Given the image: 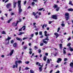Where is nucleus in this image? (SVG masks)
I'll return each instance as SVG.
<instances>
[{
  "instance_id": "nucleus-12",
  "label": "nucleus",
  "mask_w": 73,
  "mask_h": 73,
  "mask_svg": "<svg viewBox=\"0 0 73 73\" xmlns=\"http://www.w3.org/2000/svg\"><path fill=\"white\" fill-rule=\"evenodd\" d=\"M16 4H17V2H14V8H15L16 7Z\"/></svg>"
},
{
  "instance_id": "nucleus-8",
  "label": "nucleus",
  "mask_w": 73,
  "mask_h": 73,
  "mask_svg": "<svg viewBox=\"0 0 73 73\" xmlns=\"http://www.w3.org/2000/svg\"><path fill=\"white\" fill-rule=\"evenodd\" d=\"M11 6V4L9 3L7 5L6 7L7 8H9V7H10Z\"/></svg>"
},
{
  "instance_id": "nucleus-1",
  "label": "nucleus",
  "mask_w": 73,
  "mask_h": 73,
  "mask_svg": "<svg viewBox=\"0 0 73 73\" xmlns=\"http://www.w3.org/2000/svg\"><path fill=\"white\" fill-rule=\"evenodd\" d=\"M48 36H49V34H46V35L45 36H46V38L44 39V40H42V42H44V44H46L48 43V41L49 40V39L48 38ZM45 40H47V41H45Z\"/></svg>"
},
{
  "instance_id": "nucleus-41",
  "label": "nucleus",
  "mask_w": 73,
  "mask_h": 73,
  "mask_svg": "<svg viewBox=\"0 0 73 73\" xmlns=\"http://www.w3.org/2000/svg\"><path fill=\"white\" fill-rule=\"evenodd\" d=\"M39 35H42V32L41 31L39 32Z\"/></svg>"
},
{
  "instance_id": "nucleus-51",
  "label": "nucleus",
  "mask_w": 73,
  "mask_h": 73,
  "mask_svg": "<svg viewBox=\"0 0 73 73\" xmlns=\"http://www.w3.org/2000/svg\"><path fill=\"white\" fill-rule=\"evenodd\" d=\"M45 25H43L42 26V29H44V26Z\"/></svg>"
},
{
  "instance_id": "nucleus-7",
  "label": "nucleus",
  "mask_w": 73,
  "mask_h": 73,
  "mask_svg": "<svg viewBox=\"0 0 73 73\" xmlns=\"http://www.w3.org/2000/svg\"><path fill=\"white\" fill-rule=\"evenodd\" d=\"M21 1H18V7H21Z\"/></svg>"
},
{
  "instance_id": "nucleus-10",
  "label": "nucleus",
  "mask_w": 73,
  "mask_h": 73,
  "mask_svg": "<svg viewBox=\"0 0 73 73\" xmlns=\"http://www.w3.org/2000/svg\"><path fill=\"white\" fill-rule=\"evenodd\" d=\"M13 52L14 50H11V52H10V54H9V55L10 56H12V54L13 53Z\"/></svg>"
},
{
  "instance_id": "nucleus-56",
  "label": "nucleus",
  "mask_w": 73,
  "mask_h": 73,
  "mask_svg": "<svg viewBox=\"0 0 73 73\" xmlns=\"http://www.w3.org/2000/svg\"><path fill=\"white\" fill-rule=\"evenodd\" d=\"M35 33V35H38V32H36V33Z\"/></svg>"
},
{
  "instance_id": "nucleus-47",
  "label": "nucleus",
  "mask_w": 73,
  "mask_h": 73,
  "mask_svg": "<svg viewBox=\"0 0 73 73\" xmlns=\"http://www.w3.org/2000/svg\"><path fill=\"white\" fill-rule=\"evenodd\" d=\"M52 23V21H49L48 22L49 24H51Z\"/></svg>"
},
{
  "instance_id": "nucleus-54",
  "label": "nucleus",
  "mask_w": 73,
  "mask_h": 73,
  "mask_svg": "<svg viewBox=\"0 0 73 73\" xmlns=\"http://www.w3.org/2000/svg\"><path fill=\"white\" fill-rule=\"evenodd\" d=\"M70 39H71V38H70V37H69L68 39V41H69V40H70Z\"/></svg>"
},
{
  "instance_id": "nucleus-13",
  "label": "nucleus",
  "mask_w": 73,
  "mask_h": 73,
  "mask_svg": "<svg viewBox=\"0 0 73 73\" xmlns=\"http://www.w3.org/2000/svg\"><path fill=\"white\" fill-rule=\"evenodd\" d=\"M54 35H55V36H56V38H57V37H58V34H57V33H55L54 34Z\"/></svg>"
},
{
  "instance_id": "nucleus-35",
  "label": "nucleus",
  "mask_w": 73,
  "mask_h": 73,
  "mask_svg": "<svg viewBox=\"0 0 73 73\" xmlns=\"http://www.w3.org/2000/svg\"><path fill=\"white\" fill-rule=\"evenodd\" d=\"M61 26H62V27H65V24H64V23H62V24H61Z\"/></svg>"
},
{
  "instance_id": "nucleus-26",
  "label": "nucleus",
  "mask_w": 73,
  "mask_h": 73,
  "mask_svg": "<svg viewBox=\"0 0 73 73\" xmlns=\"http://www.w3.org/2000/svg\"><path fill=\"white\" fill-rule=\"evenodd\" d=\"M16 43H15L14 44H13V46L15 48V47H16Z\"/></svg>"
},
{
  "instance_id": "nucleus-20",
  "label": "nucleus",
  "mask_w": 73,
  "mask_h": 73,
  "mask_svg": "<svg viewBox=\"0 0 73 73\" xmlns=\"http://www.w3.org/2000/svg\"><path fill=\"white\" fill-rule=\"evenodd\" d=\"M39 69L40 70L39 72H41V71L42 70V68L41 67H39Z\"/></svg>"
},
{
  "instance_id": "nucleus-46",
  "label": "nucleus",
  "mask_w": 73,
  "mask_h": 73,
  "mask_svg": "<svg viewBox=\"0 0 73 73\" xmlns=\"http://www.w3.org/2000/svg\"><path fill=\"white\" fill-rule=\"evenodd\" d=\"M29 54H32V51H30L29 52Z\"/></svg>"
},
{
  "instance_id": "nucleus-48",
  "label": "nucleus",
  "mask_w": 73,
  "mask_h": 73,
  "mask_svg": "<svg viewBox=\"0 0 73 73\" xmlns=\"http://www.w3.org/2000/svg\"><path fill=\"white\" fill-rule=\"evenodd\" d=\"M44 45V43H40V46H42Z\"/></svg>"
},
{
  "instance_id": "nucleus-4",
  "label": "nucleus",
  "mask_w": 73,
  "mask_h": 73,
  "mask_svg": "<svg viewBox=\"0 0 73 73\" xmlns=\"http://www.w3.org/2000/svg\"><path fill=\"white\" fill-rule=\"evenodd\" d=\"M65 15L66 16L65 17L66 19V20H69V14L68 13H66L65 14Z\"/></svg>"
},
{
  "instance_id": "nucleus-15",
  "label": "nucleus",
  "mask_w": 73,
  "mask_h": 73,
  "mask_svg": "<svg viewBox=\"0 0 73 73\" xmlns=\"http://www.w3.org/2000/svg\"><path fill=\"white\" fill-rule=\"evenodd\" d=\"M69 49H70V51H71V52H72V51H73V48H72L71 47L69 46Z\"/></svg>"
},
{
  "instance_id": "nucleus-32",
  "label": "nucleus",
  "mask_w": 73,
  "mask_h": 73,
  "mask_svg": "<svg viewBox=\"0 0 73 73\" xmlns=\"http://www.w3.org/2000/svg\"><path fill=\"white\" fill-rule=\"evenodd\" d=\"M63 53L65 54H66V51L64 49H63Z\"/></svg>"
},
{
  "instance_id": "nucleus-34",
  "label": "nucleus",
  "mask_w": 73,
  "mask_h": 73,
  "mask_svg": "<svg viewBox=\"0 0 73 73\" xmlns=\"http://www.w3.org/2000/svg\"><path fill=\"white\" fill-rule=\"evenodd\" d=\"M30 73H34V71L33 70H30Z\"/></svg>"
},
{
  "instance_id": "nucleus-19",
  "label": "nucleus",
  "mask_w": 73,
  "mask_h": 73,
  "mask_svg": "<svg viewBox=\"0 0 73 73\" xmlns=\"http://www.w3.org/2000/svg\"><path fill=\"white\" fill-rule=\"evenodd\" d=\"M12 24L13 26H14V27H17V26H16V23H12Z\"/></svg>"
},
{
  "instance_id": "nucleus-52",
  "label": "nucleus",
  "mask_w": 73,
  "mask_h": 73,
  "mask_svg": "<svg viewBox=\"0 0 73 73\" xmlns=\"http://www.w3.org/2000/svg\"><path fill=\"white\" fill-rule=\"evenodd\" d=\"M15 66H16V65H14L13 66V69H14V68H15Z\"/></svg>"
},
{
  "instance_id": "nucleus-11",
  "label": "nucleus",
  "mask_w": 73,
  "mask_h": 73,
  "mask_svg": "<svg viewBox=\"0 0 73 73\" xmlns=\"http://www.w3.org/2000/svg\"><path fill=\"white\" fill-rule=\"evenodd\" d=\"M16 39L17 40H18V41H22V39H21L17 37L16 38Z\"/></svg>"
},
{
  "instance_id": "nucleus-18",
  "label": "nucleus",
  "mask_w": 73,
  "mask_h": 73,
  "mask_svg": "<svg viewBox=\"0 0 73 73\" xmlns=\"http://www.w3.org/2000/svg\"><path fill=\"white\" fill-rule=\"evenodd\" d=\"M25 27V26H23L21 29H19V31H22V29L24 27Z\"/></svg>"
},
{
  "instance_id": "nucleus-58",
  "label": "nucleus",
  "mask_w": 73,
  "mask_h": 73,
  "mask_svg": "<svg viewBox=\"0 0 73 73\" xmlns=\"http://www.w3.org/2000/svg\"><path fill=\"white\" fill-rule=\"evenodd\" d=\"M60 73V71L59 70L57 71L55 73Z\"/></svg>"
},
{
  "instance_id": "nucleus-60",
  "label": "nucleus",
  "mask_w": 73,
  "mask_h": 73,
  "mask_svg": "<svg viewBox=\"0 0 73 73\" xmlns=\"http://www.w3.org/2000/svg\"><path fill=\"white\" fill-rule=\"evenodd\" d=\"M8 0H6L5 2V3H6L8 2Z\"/></svg>"
},
{
  "instance_id": "nucleus-49",
  "label": "nucleus",
  "mask_w": 73,
  "mask_h": 73,
  "mask_svg": "<svg viewBox=\"0 0 73 73\" xmlns=\"http://www.w3.org/2000/svg\"><path fill=\"white\" fill-rule=\"evenodd\" d=\"M28 69H29V68L28 67H26L25 70H28Z\"/></svg>"
},
{
  "instance_id": "nucleus-57",
  "label": "nucleus",
  "mask_w": 73,
  "mask_h": 73,
  "mask_svg": "<svg viewBox=\"0 0 73 73\" xmlns=\"http://www.w3.org/2000/svg\"><path fill=\"white\" fill-rule=\"evenodd\" d=\"M33 34H32L31 35V37H33Z\"/></svg>"
},
{
  "instance_id": "nucleus-5",
  "label": "nucleus",
  "mask_w": 73,
  "mask_h": 73,
  "mask_svg": "<svg viewBox=\"0 0 73 73\" xmlns=\"http://www.w3.org/2000/svg\"><path fill=\"white\" fill-rule=\"evenodd\" d=\"M19 14H20L21 13V12H22V9L21 8V6L19 7Z\"/></svg>"
},
{
  "instance_id": "nucleus-62",
  "label": "nucleus",
  "mask_w": 73,
  "mask_h": 73,
  "mask_svg": "<svg viewBox=\"0 0 73 73\" xmlns=\"http://www.w3.org/2000/svg\"><path fill=\"white\" fill-rule=\"evenodd\" d=\"M19 22H21V19H19Z\"/></svg>"
},
{
  "instance_id": "nucleus-33",
  "label": "nucleus",
  "mask_w": 73,
  "mask_h": 73,
  "mask_svg": "<svg viewBox=\"0 0 73 73\" xmlns=\"http://www.w3.org/2000/svg\"><path fill=\"white\" fill-rule=\"evenodd\" d=\"M59 9H60L59 7H57V8H56V11H58L59 10Z\"/></svg>"
},
{
  "instance_id": "nucleus-3",
  "label": "nucleus",
  "mask_w": 73,
  "mask_h": 73,
  "mask_svg": "<svg viewBox=\"0 0 73 73\" xmlns=\"http://www.w3.org/2000/svg\"><path fill=\"white\" fill-rule=\"evenodd\" d=\"M17 63H19V64H20V63H21V64H22V61L21 60H19L18 61H15V64L16 65L15 67L16 68H17V66H18Z\"/></svg>"
},
{
  "instance_id": "nucleus-27",
  "label": "nucleus",
  "mask_w": 73,
  "mask_h": 73,
  "mask_svg": "<svg viewBox=\"0 0 73 73\" xmlns=\"http://www.w3.org/2000/svg\"><path fill=\"white\" fill-rule=\"evenodd\" d=\"M24 33H20L18 34V35H21L22 34Z\"/></svg>"
},
{
  "instance_id": "nucleus-30",
  "label": "nucleus",
  "mask_w": 73,
  "mask_h": 73,
  "mask_svg": "<svg viewBox=\"0 0 73 73\" xmlns=\"http://www.w3.org/2000/svg\"><path fill=\"white\" fill-rule=\"evenodd\" d=\"M19 21H17L16 23V26H17V24H18V23H19Z\"/></svg>"
},
{
  "instance_id": "nucleus-23",
  "label": "nucleus",
  "mask_w": 73,
  "mask_h": 73,
  "mask_svg": "<svg viewBox=\"0 0 73 73\" xmlns=\"http://www.w3.org/2000/svg\"><path fill=\"white\" fill-rule=\"evenodd\" d=\"M12 21V19H10L9 21H8L7 22V23H8V24H9V23H10V22Z\"/></svg>"
},
{
  "instance_id": "nucleus-22",
  "label": "nucleus",
  "mask_w": 73,
  "mask_h": 73,
  "mask_svg": "<svg viewBox=\"0 0 73 73\" xmlns=\"http://www.w3.org/2000/svg\"><path fill=\"white\" fill-rule=\"evenodd\" d=\"M47 62L48 64L50 63V60H49V59H47Z\"/></svg>"
},
{
  "instance_id": "nucleus-17",
  "label": "nucleus",
  "mask_w": 73,
  "mask_h": 73,
  "mask_svg": "<svg viewBox=\"0 0 73 73\" xmlns=\"http://www.w3.org/2000/svg\"><path fill=\"white\" fill-rule=\"evenodd\" d=\"M72 1H70L69 3V4L70 5H73V4L72 3Z\"/></svg>"
},
{
  "instance_id": "nucleus-25",
  "label": "nucleus",
  "mask_w": 73,
  "mask_h": 73,
  "mask_svg": "<svg viewBox=\"0 0 73 73\" xmlns=\"http://www.w3.org/2000/svg\"><path fill=\"white\" fill-rule=\"evenodd\" d=\"M1 34L5 35L6 33H5V32L4 31H3L2 32Z\"/></svg>"
},
{
  "instance_id": "nucleus-43",
  "label": "nucleus",
  "mask_w": 73,
  "mask_h": 73,
  "mask_svg": "<svg viewBox=\"0 0 73 73\" xmlns=\"http://www.w3.org/2000/svg\"><path fill=\"white\" fill-rule=\"evenodd\" d=\"M31 4L32 5H35V2H32Z\"/></svg>"
},
{
  "instance_id": "nucleus-29",
  "label": "nucleus",
  "mask_w": 73,
  "mask_h": 73,
  "mask_svg": "<svg viewBox=\"0 0 73 73\" xmlns=\"http://www.w3.org/2000/svg\"><path fill=\"white\" fill-rule=\"evenodd\" d=\"M44 35L45 36H46V34H47V31H45L44 32Z\"/></svg>"
},
{
  "instance_id": "nucleus-38",
  "label": "nucleus",
  "mask_w": 73,
  "mask_h": 73,
  "mask_svg": "<svg viewBox=\"0 0 73 73\" xmlns=\"http://www.w3.org/2000/svg\"><path fill=\"white\" fill-rule=\"evenodd\" d=\"M27 38H28V37L25 38H23V40H26V39H27Z\"/></svg>"
},
{
  "instance_id": "nucleus-37",
  "label": "nucleus",
  "mask_w": 73,
  "mask_h": 73,
  "mask_svg": "<svg viewBox=\"0 0 73 73\" xmlns=\"http://www.w3.org/2000/svg\"><path fill=\"white\" fill-rule=\"evenodd\" d=\"M24 48L25 49H26V48H27V46H24Z\"/></svg>"
},
{
  "instance_id": "nucleus-28",
  "label": "nucleus",
  "mask_w": 73,
  "mask_h": 73,
  "mask_svg": "<svg viewBox=\"0 0 73 73\" xmlns=\"http://www.w3.org/2000/svg\"><path fill=\"white\" fill-rule=\"evenodd\" d=\"M60 27H58L57 29V32H58L59 31H60Z\"/></svg>"
},
{
  "instance_id": "nucleus-63",
  "label": "nucleus",
  "mask_w": 73,
  "mask_h": 73,
  "mask_svg": "<svg viewBox=\"0 0 73 73\" xmlns=\"http://www.w3.org/2000/svg\"><path fill=\"white\" fill-rule=\"evenodd\" d=\"M43 37V35H42L40 37V38H42Z\"/></svg>"
},
{
  "instance_id": "nucleus-45",
  "label": "nucleus",
  "mask_w": 73,
  "mask_h": 73,
  "mask_svg": "<svg viewBox=\"0 0 73 73\" xmlns=\"http://www.w3.org/2000/svg\"><path fill=\"white\" fill-rule=\"evenodd\" d=\"M36 49H38V47H37V46H35L34 47Z\"/></svg>"
},
{
  "instance_id": "nucleus-55",
  "label": "nucleus",
  "mask_w": 73,
  "mask_h": 73,
  "mask_svg": "<svg viewBox=\"0 0 73 73\" xmlns=\"http://www.w3.org/2000/svg\"><path fill=\"white\" fill-rule=\"evenodd\" d=\"M27 3V1H25L24 2V4H26Z\"/></svg>"
},
{
  "instance_id": "nucleus-31",
  "label": "nucleus",
  "mask_w": 73,
  "mask_h": 73,
  "mask_svg": "<svg viewBox=\"0 0 73 73\" xmlns=\"http://www.w3.org/2000/svg\"><path fill=\"white\" fill-rule=\"evenodd\" d=\"M25 63L26 64H29V61H26L25 62Z\"/></svg>"
},
{
  "instance_id": "nucleus-64",
  "label": "nucleus",
  "mask_w": 73,
  "mask_h": 73,
  "mask_svg": "<svg viewBox=\"0 0 73 73\" xmlns=\"http://www.w3.org/2000/svg\"><path fill=\"white\" fill-rule=\"evenodd\" d=\"M1 57H4V55H1Z\"/></svg>"
},
{
  "instance_id": "nucleus-2",
  "label": "nucleus",
  "mask_w": 73,
  "mask_h": 73,
  "mask_svg": "<svg viewBox=\"0 0 73 73\" xmlns=\"http://www.w3.org/2000/svg\"><path fill=\"white\" fill-rule=\"evenodd\" d=\"M11 39V37L8 36L7 38L5 40L6 41V45H8L9 44V40Z\"/></svg>"
},
{
  "instance_id": "nucleus-53",
  "label": "nucleus",
  "mask_w": 73,
  "mask_h": 73,
  "mask_svg": "<svg viewBox=\"0 0 73 73\" xmlns=\"http://www.w3.org/2000/svg\"><path fill=\"white\" fill-rule=\"evenodd\" d=\"M20 70H21V66L19 67V72H20Z\"/></svg>"
},
{
  "instance_id": "nucleus-42",
  "label": "nucleus",
  "mask_w": 73,
  "mask_h": 73,
  "mask_svg": "<svg viewBox=\"0 0 73 73\" xmlns=\"http://www.w3.org/2000/svg\"><path fill=\"white\" fill-rule=\"evenodd\" d=\"M11 44H13V42H14V41L13 40H12L11 41Z\"/></svg>"
},
{
  "instance_id": "nucleus-59",
  "label": "nucleus",
  "mask_w": 73,
  "mask_h": 73,
  "mask_svg": "<svg viewBox=\"0 0 73 73\" xmlns=\"http://www.w3.org/2000/svg\"><path fill=\"white\" fill-rule=\"evenodd\" d=\"M23 28H24L23 29V31H25V27Z\"/></svg>"
},
{
  "instance_id": "nucleus-21",
  "label": "nucleus",
  "mask_w": 73,
  "mask_h": 73,
  "mask_svg": "<svg viewBox=\"0 0 73 73\" xmlns=\"http://www.w3.org/2000/svg\"><path fill=\"white\" fill-rule=\"evenodd\" d=\"M68 11H73V9L71 8V9H68Z\"/></svg>"
},
{
  "instance_id": "nucleus-9",
  "label": "nucleus",
  "mask_w": 73,
  "mask_h": 73,
  "mask_svg": "<svg viewBox=\"0 0 73 73\" xmlns=\"http://www.w3.org/2000/svg\"><path fill=\"white\" fill-rule=\"evenodd\" d=\"M61 61H62V59H61V58H58V60H57V63H59Z\"/></svg>"
},
{
  "instance_id": "nucleus-50",
  "label": "nucleus",
  "mask_w": 73,
  "mask_h": 73,
  "mask_svg": "<svg viewBox=\"0 0 73 73\" xmlns=\"http://www.w3.org/2000/svg\"><path fill=\"white\" fill-rule=\"evenodd\" d=\"M38 52L39 53H41V50L40 49H39L38 50Z\"/></svg>"
},
{
  "instance_id": "nucleus-6",
  "label": "nucleus",
  "mask_w": 73,
  "mask_h": 73,
  "mask_svg": "<svg viewBox=\"0 0 73 73\" xmlns=\"http://www.w3.org/2000/svg\"><path fill=\"white\" fill-rule=\"evenodd\" d=\"M51 18L52 19H57V16L56 15H52L51 17Z\"/></svg>"
},
{
  "instance_id": "nucleus-44",
  "label": "nucleus",
  "mask_w": 73,
  "mask_h": 73,
  "mask_svg": "<svg viewBox=\"0 0 73 73\" xmlns=\"http://www.w3.org/2000/svg\"><path fill=\"white\" fill-rule=\"evenodd\" d=\"M33 15H34V16H36V13H35V12H33Z\"/></svg>"
},
{
  "instance_id": "nucleus-39",
  "label": "nucleus",
  "mask_w": 73,
  "mask_h": 73,
  "mask_svg": "<svg viewBox=\"0 0 73 73\" xmlns=\"http://www.w3.org/2000/svg\"><path fill=\"white\" fill-rule=\"evenodd\" d=\"M71 45V44H70V43H68L67 45V46H70V45Z\"/></svg>"
},
{
  "instance_id": "nucleus-16",
  "label": "nucleus",
  "mask_w": 73,
  "mask_h": 73,
  "mask_svg": "<svg viewBox=\"0 0 73 73\" xmlns=\"http://www.w3.org/2000/svg\"><path fill=\"white\" fill-rule=\"evenodd\" d=\"M70 66L72 67V68H73V63L72 62H71L70 64Z\"/></svg>"
},
{
  "instance_id": "nucleus-24",
  "label": "nucleus",
  "mask_w": 73,
  "mask_h": 73,
  "mask_svg": "<svg viewBox=\"0 0 73 73\" xmlns=\"http://www.w3.org/2000/svg\"><path fill=\"white\" fill-rule=\"evenodd\" d=\"M43 60L44 61H46V56H44L43 58Z\"/></svg>"
},
{
  "instance_id": "nucleus-40",
  "label": "nucleus",
  "mask_w": 73,
  "mask_h": 73,
  "mask_svg": "<svg viewBox=\"0 0 73 73\" xmlns=\"http://www.w3.org/2000/svg\"><path fill=\"white\" fill-rule=\"evenodd\" d=\"M68 60V59L67 58H64V61H67Z\"/></svg>"
},
{
  "instance_id": "nucleus-14",
  "label": "nucleus",
  "mask_w": 73,
  "mask_h": 73,
  "mask_svg": "<svg viewBox=\"0 0 73 73\" xmlns=\"http://www.w3.org/2000/svg\"><path fill=\"white\" fill-rule=\"evenodd\" d=\"M54 8L55 9V8H58V6L57 5H54V6H53Z\"/></svg>"
},
{
  "instance_id": "nucleus-61",
  "label": "nucleus",
  "mask_w": 73,
  "mask_h": 73,
  "mask_svg": "<svg viewBox=\"0 0 73 73\" xmlns=\"http://www.w3.org/2000/svg\"><path fill=\"white\" fill-rule=\"evenodd\" d=\"M62 40H60V42H61V43H62Z\"/></svg>"
},
{
  "instance_id": "nucleus-36",
  "label": "nucleus",
  "mask_w": 73,
  "mask_h": 73,
  "mask_svg": "<svg viewBox=\"0 0 73 73\" xmlns=\"http://www.w3.org/2000/svg\"><path fill=\"white\" fill-rule=\"evenodd\" d=\"M43 9H44V8H42L39 9L38 10L39 11H42V10Z\"/></svg>"
}]
</instances>
